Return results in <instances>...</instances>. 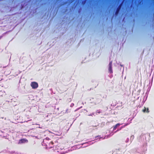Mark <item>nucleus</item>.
Returning <instances> with one entry per match:
<instances>
[{"label": "nucleus", "mask_w": 154, "mask_h": 154, "mask_svg": "<svg viewBox=\"0 0 154 154\" xmlns=\"http://www.w3.org/2000/svg\"><path fill=\"white\" fill-rule=\"evenodd\" d=\"M120 124L119 123H118L116 124L115 126L113 127V130H115L117 128V127L119 126Z\"/></svg>", "instance_id": "0eeeda50"}, {"label": "nucleus", "mask_w": 154, "mask_h": 154, "mask_svg": "<svg viewBox=\"0 0 154 154\" xmlns=\"http://www.w3.org/2000/svg\"><path fill=\"white\" fill-rule=\"evenodd\" d=\"M54 143L52 141L50 143L46 144V147L47 149H50L53 147Z\"/></svg>", "instance_id": "f03ea898"}, {"label": "nucleus", "mask_w": 154, "mask_h": 154, "mask_svg": "<svg viewBox=\"0 0 154 154\" xmlns=\"http://www.w3.org/2000/svg\"><path fill=\"white\" fill-rule=\"evenodd\" d=\"M28 142V140L26 139H23L20 140V143H26Z\"/></svg>", "instance_id": "39448f33"}, {"label": "nucleus", "mask_w": 154, "mask_h": 154, "mask_svg": "<svg viewBox=\"0 0 154 154\" xmlns=\"http://www.w3.org/2000/svg\"><path fill=\"white\" fill-rule=\"evenodd\" d=\"M109 71L110 73H112L113 72L112 70V61L110 62L109 64Z\"/></svg>", "instance_id": "7ed1b4c3"}, {"label": "nucleus", "mask_w": 154, "mask_h": 154, "mask_svg": "<svg viewBox=\"0 0 154 154\" xmlns=\"http://www.w3.org/2000/svg\"><path fill=\"white\" fill-rule=\"evenodd\" d=\"M142 111L143 112H146L148 113H149V112L148 108H147L146 109L145 107H144V109H143Z\"/></svg>", "instance_id": "423d86ee"}, {"label": "nucleus", "mask_w": 154, "mask_h": 154, "mask_svg": "<svg viewBox=\"0 0 154 154\" xmlns=\"http://www.w3.org/2000/svg\"><path fill=\"white\" fill-rule=\"evenodd\" d=\"M2 36H0V39L2 38Z\"/></svg>", "instance_id": "1a4fd4ad"}, {"label": "nucleus", "mask_w": 154, "mask_h": 154, "mask_svg": "<svg viewBox=\"0 0 154 154\" xmlns=\"http://www.w3.org/2000/svg\"><path fill=\"white\" fill-rule=\"evenodd\" d=\"M31 86L33 89H36L38 87V84L36 82H32L31 83Z\"/></svg>", "instance_id": "f257e3e1"}, {"label": "nucleus", "mask_w": 154, "mask_h": 154, "mask_svg": "<svg viewBox=\"0 0 154 154\" xmlns=\"http://www.w3.org/2000/svg\"><path fill=\"white\" fill-rule=\"evenodd\" d=\"M47 140V139H45V140H43V142H46Z\"/></svg>", "instance_id": "6e6552de"}, {"label": "nucleus", "mask_w": 154, "mask_h": 154, "mask_svg": "<svg viewBox=\"0 0 154 154\" xmlns=\"http://www.w3.org/2000/svg\"><path fill=\"white\" fill-rule=\"evenodd\" d=\"M121 6H122V4H121L119 5L118 6V8H117L116 9V10L115 12L116 15H117L118 14V13L120 9V8L121 7Z\"/></svg>", "instance_id": "20e7f679"}]
</instances>
